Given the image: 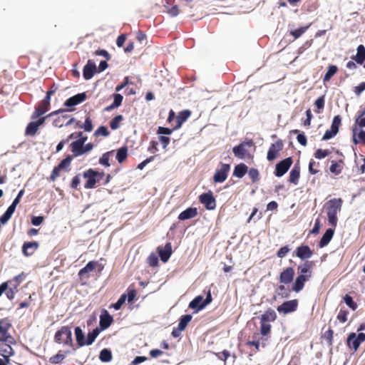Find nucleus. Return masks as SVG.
<instances>
[{"label":"nucleus","mask_w":365,"mask_h":365,"mask_svg":"<svg viewBox=\"0 0 365 365\" xmlns=\"http://www.w3.org/2000/svg\"><path fill=\"white\" fill-rule=\"evenodd\" d=\"M123 120L122 115H118L110 122V127L112 130H116L120 127V123Z\"/></svg>","instance_id":"49530a36"},{"label":"nucleus","mask_w":365,"mask_h":365,"mask_svg":"<svg viewBox=\"0 0 365 365\" xmlns=\"http://www.w3.org/2000/svg\"><path fill=\"white\" fill-rule=\"evenodd\" d=\"M300 177V165L296 163L289 173V181L291 183L297 185Z\"/></svg>","instance_id":"a878e982"},{"label":"nucleus","mask_w":365,"mask_h":365,"mask_svg":"<svg viewBox=\"0 0 365 365\" xmlns=\"http://www.w3.org/2000/svg\"><path fill=\"white\" fill-rule=\"evenodd\" d=\"M272 326L269 323H265L264 322H260V334L266 336L269 335L271 332Z\"/></svg>","instance_id":"de8ad7c7"},{"label":"nucleus","mask_w":365,"mask_h":365,"mask_svg":"<svg viewBox=\"0 0 365 365\" xmlns=\"http://www.w3.org/2000/svg\"><path fill=\"white\" fill-rule=\"evenodd\" d=\"M26 277V274L24 272L15 276L11 279L5 282L8 283V287H10L13 289H18L19 286L21 284Z\"/></svg>","instance_id":"393cba45"},{"label":"nucleus","mask_w":365,"mask_h":365,"mask_svg":"<svg viewBox=\"0 0 365 365\" xmlns=\"http://www.w3.org/2000/svg\"><path fill=\"white\" fill-rule=\"evenodd\" d=\"M338 71V68L335 65H329L328 66V70L323 77L324 83L328 82L331 80L333 76H334Z\"/></svg>","instance_id":"58836bf2"},{"label":"nucleus","mask_w":365,"mask_h":365,"mask_svg":"<svg viewBox=\"0 0 365 365\" xmlns=\"http://www.w3.org/2000/svg\"><path fill=\"white\" fill-rule=\"evenodd\" d=\"M247 171V166L244 163H240L235 167L233 170V175L238 178H242L245 176Z\"/></svg>","instance_id":"7c9ffc66"},{"label":"nucleus","mask_w":365,"mask_h":365,"mask_svg":"<svg viewBox=\"0 0 365 365\" xmlns=\"http://www.w3.org/2000/svg\"><path fill=\"white\" fill-rule=\"evenodd\" d=\"M76 342L78 347L86 345V340L85 339L84 333L79 327H76L74 330Z\"/></svg>","instance_id":"c756f323"},{"label":"nucleus","mask_w":365,"mask_h":365,"mask_svg":"<svg viewBox=\"0 0 365 365\" xmlns=\"http://www.w3.org/2000/svg\"><path fill=\"white\" fill-rule=\"evenodd\" d=\"M126 300V294H123L120 296L118 300L112 305V307L115 309L118 310L121 308L122 305L125 303Z\"/></svg>","instance_id":"680f3d73"},{"label":"nucleus","mask_w":365,"mask_h":365,"mask_svg":"<svg viewBox=\"0 0 365 365\" xmlns=\"http://www.w3.org/2000/svg\"><path fill=\"white\" fill-rule=\"evenodd\" d=\"M252 145V140L240 143L238 145L235 146L232 148L234 155L239 159H245L247 157H250L249 152L246 148L247 146L251 147Z\"/></svg>","instance_id":"6e6552de"},{"label":"nucleus","mask_w":365,"mask_h":365,"mask_svg":"<svg viewBox=\"0 0 365 365\" xmlns=\"http://www.w3.org/2000/svg\"><path fill=\"white\" fill-rule=\"evenodd\" d=\"M330 153L331 150H329V149H317L314 153V156L315 158L321 160L328 156Z\"/></svg>","instance_id":"603ef678"},{"label":"nucleus","mask_w":365,"mask_h":365,"mask_svg":"<svg viewBox=\"0 0 365 365\" xmlns=\"http://www.w3.org/2000/svg\"><path fill=\"white\" fill-rule=\"evenodd\" d=\"M365 341V334L364 333H359L356 334V333H351L347 337L346 344L347 346L354 351H356L361 344Z\"/></svg>","instance_id":"39448f33"},{"label":"nucleus","mask_w":365,"mask_h":365,"mask_svg":"<svg viewBox=\"0 0 365 365\" xmlns=\"http://www.w3.org/2000/svg\"><path fill=\"white\" fill-rule=\"evenodd\" d=\"M110 134V132L109 130H108V128L104 126V125H101L100 126L95 132H94V135L96 136V137H98V136H103V137H107Z\"/></svg>","instance_id":"6e6d98bb"},{"label":"nucleus","mask_w":365,"mask_h":365,"mask_svg":"<svg viewBox=\"0 0 365 365\" xmlns=\"http://www.w3.org/2000/svg\"><path fill=\"white\" fill-rule=\"evenodd\" d=\"M76 127L83 128L86 132L92 131L93 126L92 123V120L89 115L86 118L85 122L83 124H81L79 121L76 122Z\"/></svg>","instance_id":"c9c22d12"},{"label":"nucleus","mask_w":365,"mask_h":365,"mask_svg":"<svg viewBox=\"0 0 365 365\" xmlns=\"http://www.w3.org/2000/svg\"><path fill=\"white\" fill-rule=\"evenodd\" d=\"M309 27V25L298 28L295 30H292L290 31V34L294 37V39H297L299 38L303 34H304Z\"/></svg>","instance_id":"09e8293b"},{"label":"nucleus","mask_w":365,"mask_h":365,"mask_svg":"<svg viewBox=\"0 0 365 365\" xmlns=\"http://www.w3.org/2000/svg\"><path fill=\"white\" fill-rule=\"evenodd\" d=\"M100 330L98 328H96L91 332H89L86 339V345L92 344L94 342L96 337L98 336Z\"/></svg>","instance_id":"c03bdc74"},{"label":"nucleus","mask_w":365,"mask_h":365,"mask_svg":"<svg viewBox=\"0 0 365 365\" xmlns=\"http://www.w3.org/2000/svg\"><path fill=\"white\" fill-rule=\"evenodd\" d=\"M63 110H55V111H53L51 112V113H49L48 115H46V116H41L39 118H37L38 120H36L35 122L36 123V124L38 125V127H40L41 125H42L44 123H45V120L46 119L48 118V117H51V116H53V115H55L61 112H63Z\"/></svg>","instance_id":"864d4df0"},{"label":"nucleus","mask_w":365,"mask_h":365,"mask_svg":"<svg viewBox=\"0 0 365 365\" xmlns=\"http://www.w3.org/2000/svg\"><path fill=\"white\" fill-rule=\"evenodd\" d=\"M65 354H61V351H59L56 355L49 359V361L51 364H59L65 359Z\"/></svg>","instance_id":"5fc2aeb1"},{"label":"nucleus","mask_w":365,"mask_h":365,"mask_svg":"<svg viewBox=\"0 0 365 365\" xmlns=\"http://www.w3.org/2000/svg\"><path fill=\"white\" fill-rule=\"evenodd\" d=\"M342 202L341 198H333L326 204L328 221L334 228L336 227L338 222L337 213L341 211Z\"/></svg>","instance_id":"f257e3e1"},{"label":"nucleus","mask_w":365,"mask_h":365,"mask_svg":"<svg viewBox=\"0 0 365 365\" xmlns=\"http://www.w3.org/2000/svg\"><path fill=\"white\" fill-rule=\"evenodd\" d=\"M284 147L283 142L281 139H278L275 143H272L269 148L267 159L268 161H273L275 160Z\"/></svg>","instance_id":"1a4fd4ad"},{"label":"nucleus","mask_w":365,"mask_h":365,"mask_svg":"<svg viewBox=\"0 0 365 365\" xmlns=\"http://www.w3.org/2000/svg\"><path fill=\"white\" fill-rule=\"evenodd\" d=\"M349 314V312L346 309H341L337 314V319L341 323H344L347 321V316Z\"/></svg>","instance_id":"13d9d810"},{"label":"nucleus","mask_w":365,"mask_h":365,"mask_svg":"<svg viewBox=\"0 0 365 365\" xmlns=\"http://www.w3.org/2000/svg\"><path fill=\"white\" fill-rule=\"evenodd\" d=\"M230 170L229 164L222 163L220 169L217 170L214 176L213 180L215 182H223L226 180L228 173Z\"/></svg>","instance_id":"4468645a"},{"label":"nucleus","mask_w":365,"mask_h":365,"mask_svg":"<svg viewBox=\"0 0 365 365\" xmlns=\"http://www.w3.org/2000/svg\"><path fill=\"white\" fill-rule=\"evenodd\" d=\"M364 115H361V110L358 112V116L356 118L355 123L360 128L365 127V118H362Z\"/></svg>","instance_id":"774afa93"},{"label":"nucleus","mask_w":365,"mask_h":365,"mask_svg":"<svg viewBox=\"0 0 365 365\" xmlns=\"http://www.w3.org/2000/svg\"><path fill=\"white\" fill-rule=\"evenodd\" d=\"M319 163H316L314 160H311L309 163V172L312 175L318 173L319 170L317 169V168L319 167Z\"/></svg>","instance_id":"bf43d9fd"},{"label":"nucleus","mask_w":365,"mask_h":365,"mask_svg":"<svg viewBox=\"0 0 365 365\" xmlns=\"http://www.w3.org/2000/svg\"><path fill=\"white\" fill-rule=\"evenodd\" d=\"M54 341L58 344L63 345V346L72 348L73 350L76 349L74 348L73 345L71 328L68 326L61 327L55 333Z\"/></svg>","instance_id":"f03ea898"},{"label":"nucleus","mask_w":365,"mask_h":365,"mask_svg":"<svg viewBox=\"0 0 365 365\" xmlns=\"http://www.w3.org/2000/svg\"><path fill=\"white\" fill-rule=\"evenodd\" d=\"M293 163V160L291 157L287 158L278 163H277L274 170V175L276 177L283 176L289 169Z\"/></svg>","instance_id":"0eeeda50"},{"label":"nucleus","mask_w":365,"mask_h":365,"mask_svg":"<svg viewBox=\"0 0 365 365\" xmlns=\"http://www.w3.org/2000/svg\"><path fill=\"white\" fill-rule=\"evenodd\" d=\"M87 98L86 93H78L69 98H68L65 103L64 106L67 107H73L76 105L80 104L81 103L83 102Z\"/></svg>","instance_id":"6ab92c4d"},{"label":"nucleus","mask_w":365,"mask_h":365,"mask_svg":"<svg viewBox=\"0 0 365 365\" xmlns=\"http://www.w3.org/2000/svg\"><path fill=\"white\" fill-rule=\"evenodd\" d=\"M191 114L192 112L190 110H183L180 111L176 118L177 125H175V129L180 128L182 123L187 120Z\"/></svg>","instance_id":"bb28decb"},{"label":"nucleus","mask_w":365,"mask_h":365,"mask_svg":"<svg viewBox=\"0 0 365 365\" xmlns=\"http://www.w3.org/2000/svg\"><path fill=\"white\" fill-rule=\"evenodd\" d=\"M128 149L127 146H123L117 150L116 160L119 163H122L126 160L128 157Z\"/></svg>","instance_id":"e433bc0d"},{"label":"nucleus","mask_w":365,"mask_h":365,"mask_svg":"<svg viewBox=\"0 0 365 365\" xmlns=\"http://www.w3.org/2000/svg\"><path fill=\"white\" fill-rule=\"evenodd\" d=\"M311 278L312 277H309L308 276L298 274L297 277H296L292 284V291L295 292H299L301 290L303 289L305 283L307 281H309Z\"/></svg>","instance_id":"f3484780"},{"label":"nucleus","mask_w":365,"mask_h":365,"mask_svg":"<svg viewBox=\"0 0 365 365\" xmlns=\"http://www.w3.org/2000/svg\"><path fill=\"white\" fill-rule=\"evenodd\" d=\"M38 128V125L35 121L30 122L26 128L25 134L26 135L34 136L37 133Z\"/></svg>","instance_id":"ea45409f"},{"label":"nucleus","mask_w":365,"mask_h":365,"mask_svg":"<svg viewBox=\"0 0 365 365\" xmlns=\"http://www.w3.org/2000/svg\"><path fill=\"white\" fill-rule=\"evenodd\" d=\"M357 63L362 64L365 61V47L363 45H359L357 48L356 56L352 58Z\"/></svg>","instance_id":"f704fd0d"},{"label":"nucleus","mask_w":365,"mask_h":365,"mask_svg":"<svg viewBox=\"0 0 365 365\" xmlns=\"http://www.w3.org/2000/svg\"><path fill=\"white\" fill-rule=\"evenodd\" d=\"M203 297L202 296L196 297L193 300L190 302L189 307L191 309H202L200 307Z\"/></svg>","instance_id":"3c124183"},{"label":"nucleus","mask_w":365,"mask_h":365,"mask_svg":"<svg viewBox=\"0 0 365 365\" xmlns=\"http://www.w3.org/2000/svg\"><path fill=\"white\" fill-rule=\"evenodd\" d=\"M98 264L96 261H90L83 268L80 269L78 272L79 277H84L88 273L93 272Z\"/></svg>","instance_id":"c85d7f7f"},{"label":"nucleus","mask_w":365,"mask_h":365,"mask_svg":"<svg viewBox=\"0 0 365 365\" xmlns=\"http://www.w3.org/2000/svg\"><path fill=\"white\" fill-rule=\"evenodd\" d=\"M16 207V206L11 203V205L7 208L6 212L0 217V222L3 224L7 222L14 212Z\"/></svg>","instance_id":"473e14b6"},{"label":"nucleus","mask_w":365,"mask_h":365,"mask_svg":"<svg viewBox=\"0 0 365 365\" xmlns=\"http://www.w3.org/2000/svg\"><path fill=\"white\" fill-rule=\"evenodd\" d=\"M99 359L101 361L108 362L112 359V353L108 349H103L101 351Z\"/></svg>","instance_id":"37998d69"},{"label":"nucleus","mask_w":365,"mask_h":365,"mask_svg":"<svg viewBox=\"0 0 365 365\" xmlns=\"http://www.w3.org/2000/svg\"><path fill=\"white\" fill-rule=\"evenodd\" d=\"M96 72V66L92 60H88L86 65L83 67V76L86 80H89L93 78Z\"/></svg>","instance_id":"aec40b11"},{"label":"nucleus","mask_w":365,"mask_h":365,"mask_svg":"<svg viewBox=\"0 0 365 365\" xmlns=\"http://www.w3.org/2000/svg\"><path fill=\"white\" fill-rule=\"evenodd\" d=\"M290 249L288 246L282 247L277 252V256L279 258L284 257L289 252Z\"/></svg>","instance_id":"338daca9"},{"label":"nucleus","mask_w":365,"mask_h":365,"mask_svg":"<svg viewBox=\"0 0 365 365\" xmlns=\"http://www.w3.org/2000/svg\"><path fill=\"white\" fill-rule=\"evenodd\" d=\"M248 175L252 182H256L259 180V173L256 168H250L248 171Z\"/></svg>","instance_id":"4d7b16f0"},{"label":"nucleus","mask_w":365,"mask_h":365,"mask_svg":"<svg viewBox=\"0 0 365 365\" xmlns=\"http://www.w3.org/2000/svg\"><path fill=\"white\" fill-rule=\"evenodd\" d=\"M344 301L346 303V304L352 310L354 311L357 309V304L353 300V298L350 295L346 294L344 297Z\"/></svg>","instance_id":"8fccbe9b"},{"label":"nucleus","mask_w":365,"mask_h":365,"mask_svg":"<svg viewBox=\"0 0 365 365\" xmlns=\"http://www.w3.org/2000/svg\"><path fill=\"white\" fill-rule=\"evenodd\" d=\"M192 316L190 314H185L180 317L178 327L180 330H185L188 323L191 321Z\"/></svg>","instance_id":"79ce46f5"},{"label":"nucleus","mask_w":365,"mask_h":365,"mask_svg":"<svg viewBox=\"0 0 365 365\" xmlns=\"http://www.w3.org/2000/svg\"><path fill=\"white\" fill-rule=\"evenodd\" d=\"M104 172H98L92 168L83 172V177L86 179L84 185L86 189H93L96 183L99 182L104 177Z\"/></svg>","instance_id":"7ed1b4c3"},{"label":"nucleus","mask_w":365,"mask_h":365,"mask_svg":"<svg viewBox=\"0 0 365 365\" xmlns=\"http://www.w3.org/2000/svg\"><path fill=\"white\" fill-rule=\"evenodd\" d=\"M51 103L49 101L43 98L41 100L38 106L35 108L34 112L31 115V119L34 120L44 115L50 108Z\"/></svg>","instance_id":"ddd939ff"},{"label":"nucleus","mask_w":365,"mask_h":365,"mask_svg":"<svg viewBox=\"0 0 365 365\" xmlns=\"http://www.w3.org/2000/svg\"><path fill=\"white\" fill-rule=\"evenodd\" d=\"M298 304L299 302L297 299L286 301L277 307V311L279 313L287 314L296 311L298 307Z\"/></svg>","instance_id":"9b49d317"},{"label":"nucleus","mask_w":365,"mask_h":365,"mask_svg":"<svg viewBox=\"0 0 365 365\" xmlns=\"http://www.w3.org/2000/svg\"><path fill=\"white\" fill-rule=\"evenodd\" d=\"M113 322V317L105 311L103 314L100 316V327L102 330L108 329Z\"/></svg>","instance_id":"b1692460"},{"label":"nucleus","mask_w":365,"mask_h":365,"mask_svg":"<svg viewBox=\"0 0 365 365\" xmlns=\"http://www.w3.org/2000/svg\"><path fill=\"white\" fill-rule=\"evenodd\" d=\"M197 215V209L196 207H189L182 211L178 215L180 220H185L195 217Z\"/></svg>","instance_id":"5701e85b"},{"label":"nucleus","mask_w":365,"mask_h":365,"mask_svg":"<svg viewBox=\"0 0 365 365\" xmlns=\"http://www.w3.org/2000/svg\"><path fill=\"white\" fill-rule=\"evenodd\" d=\"M137 292L135 289H128V293L126 294V299H128V302H132L135 298L136 297Z\"/></svg>","instance_id":"69168bd1"},{"label":"nucleus","mask_w":365,"mask_h":365,"mask_svg":"<svg viewBox=\"0 0 365 365\" xmlns=\"http://www.w3.org/2000/svg\"><path fill=\"white\" fill-rule=\"evenodd\" d=\"M38 247V244L36 242H25L22 247V252L25 256L29 257L32 255Z\"/></svg>","instance_id":"4be33fe9"},{"label":"nucleus","mask_w":365,"mask_h":365,"mask_svg":"<svg viewBox=\"0 0 365 365\" xmlns=\"http://www.w3.org/2000/svg\"><path fill=\"white\" fill-rule=\"evenodd\" d=\"M11 344L9 343L0 344V355L6 360V362H10L9 358L15 354L14 350L11 346Z\"/></svg>","instance_id":"412c9836"},{"label":"nucleus","mask_w":365,"mask_h":365,"mask_svg":"<svg viewBox=\"0 0 365 365\" xmlns=\"http://www.w3.org/2000/svg\"><path fill=\"white\" fill-rule=\"evenodd\" d=\"M61 170H62V169H61L58 165L56 166V167L53 169V170H52V172H51V175H50V177H49V180H50L51 181H55V180H56V179L58 177H59V175H60V172H61Z\"/></svg>","instance_id":"e2e57ef3"},{"label":"nucleus","mask_w":365,"mask_h":365,"mask_svg":"<svg viewBox=\"0 0 365 365\" xmlns=\"http://www.w3.org/2000/svg\"><path fill=\"white\" fill-rule=\"evenodd\" d=\"M343 163L344 161L342 160H340L339 162L331 161V165L329 168L330 172L336 175H339L343 169L341 165Z\"/></svg>","instance_id":"4c0bfd02"},{"label":"nucleus","mask_w":365,"mask_h":365,"mask_svg":"<svg viewBox=\"0 0 365 365\" xmlns=\"http://www.w3.org/2000/svg\"><path fill=\"white\" fill-rule=\"evenodd\" d=\"M314 252L311 248L307 245H301L297 247L293 252V256H296L299 259L304 260L312 257Z\"/></svg>","instance_id":"f8f14e48"},{"label":"nucleus","mask_w":365,"mask_h":365,"mask_svg":"<svg viewBox=\"0 0 365 365\" xmlns=\"http://www.w3.org/2000/svg\"><path fill=\"white\" fill-rule=\"evenodd\" d=\"M113 98H114V100H113V103L106 108V110H110L115 108H118L121 105L123 99V97L122 95H120L119 93L114 94Z\"/></svg>","instance_id":"a19ab883"},{"label":"nucleus","mask_w":365,"mask_h":365,"mask_svg":"<svg viewBox=\"0 0 365 365\" xmlns=\"http://www.w3.org/2000/svg\"><path fill=\"white\" fill-rule=\"evenodd\" d=\"M334 234V228H329L326 230L324 234L323 235L322 237L321 238V240L319 243V247H324L327 246L331 240L332 239Z\"/></svg>","instance_id":"cd10ccee"},{"label":"nucleus","mask_w":365,"mask_h":365,"mask_svg":"<svg viewBox=\"0 0 365 365\" xmlns=\"http://www.w3.org/2000/svg\"><path fill=\"white\" fill-rule=\"evenodd\" d=\"M314 266L315 262L314 261L305 260L303 263L297 266V274L312 277L313 268Z\"/></svg>","instance_id":"2eb2a0df"},{"label":"nucleus","mask_w":365,"mask_h":365,"mask_svg":"<svg viewBox=\"0 0 365 365\" xmlns=\"http://www.w3.org/2000/svg\"><path fill=\"white\" fill-rule=\"evenodd\" d=\"M199 200L200 202L203 204L205 208L207 210H211L216 207V201L211 191L200 195Z\"/></svg>","instance_id":"9d476101"},{"label":"nucleus","mask_w":365,"mask_h":365,"mask_svg":"<svg viewBox=\"0 0 365 365\" xmlns=\"http://www.w3.org/2000/svg\"><path fill=\"white\" fill-rule=\"evenodd\" d=\"M11 327V321L9 317L0 319V341L16 344L15 339L9 333Z\"/></svg>","instance_id":"20e7f679"},{"label":"nucleus","mask_w":365,"mask_h":365,"mask_svg":"<svg viewBox=\"0 0 365 365\" xmlns=\"http://www.w3.org/2000/svg\"><path fill=\"white\" fill-rule=\"evenodd\" d=\"M341 123V118L340 115H337L334 117L331 125V128L329 130H327L325 133L324 134L322 140H328L334 136L336 135V134L339 132V127Z\"/></svg>","instance_id":"423d86ee"},{"label":"nucleus","mask_w":365,"mask_h":365,"mask_svg":"<svg viewBox=\"0 0 365 365\" xmlns=\"http://www.w3.org/2000/svg\"><path fill=\"white\" fill-rule=\"evenodd\" d=\"M71 152L74 157H78L83 155V145L81 144L80 142L73 141L71 143Z\"/></svg>","instance_id":"72a5a7b5"},{"label":"nucleus","mask_w":365,"mask_h":365,"mask_svg":"<svg viewBox=\"0 0 365 365\" xmlns=\"http://www.w3.org/2000/svg\"><path fill=\"white\" fill-rule=\"evenodd\" d=\"M277 319L276 312L272 309H267L264 314H263L260 317V322H264L265 323H269V322H274Z\"/></svg>","instance_id":"2f4dec72"},{"label":"nucleus","mask_w":365,"mask_h":365,"mask_svg":"<svg viewBox=\"0 0 365 365\" xmlns=\"http://www.w3.org/2000/svg\"><path fill=\"white\" fill-rule=\"evenodd\" d=\"M158 252L161 261L167 262L173 253L171 243H166L164 247H158Z\"/></svg>","instance_id":"a211bd4d"},{"label":"nucleus","mask_w":365,"mask_h":365,"mask_svg":"<svg viewBox=\"0 0 365 365\" xmlns=\"http://www.w3.org/2000/svg\"><path fill=\"white\" fill-rule=\"evenodd\" d=\"M295 272L294 268L289 267L285 268L279 275V282L282 284H289L293 281Z\"/></svg>","instance_id":"dca6fc26"},{"label":"nucleus","mask_w":365,"mask_h":365,"mask_svg":"<svg viewBox=\"0 0 365 365\" xmlns=\"http://www.w3.org/2000/svg\"><path fill=\"white\" fill-rule=\"evenodd\" d=\"M71 160H72V157L71 155H68L66 158H65L63 160H62L58 165L61 169H63L70 165Z\"/></svg>","instance_id":"0e129e2a"},{"label":"nucleus","mask_w":365,"mask_h":365,"mask_svg":"<svg viewBox=\"0 0 365 365\" xmlns=\"http://www.w3.org/2000/svg\"><path fill=\"white\" fill-rule=\"evenodd\" d=\"M113 153V150L108 151L102 155V156L99 159V163L106 167H109L110 165L109 163L110 156Z\"/></svg>","instance_id":"a18cd8bd"},{"label":"nucleus","mask_w":365,"mask_h":365,"mask_svg":"<svg viewBox=\"0 0 365 365\" xmlns=\"http://www.w3.org/2000/svg\"><path fill=\"white\" fill-rule=\"evenodd\" d=\"M324 103H325L324 96H322L319 97L315 101L314 105L317 106V108L318 109V110L316 111L317 113H320V110L324 108Z\"/></svg>","instance_id":"052dcab7"}]
</instances>
